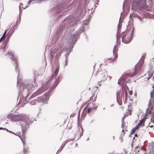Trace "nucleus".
<instances>
[{
	"mask_svg": "<svg viewBox=\"0 0 154 154\" xmlns=\"http://www.w3.org/2000/svg\"><path fill=\"white\" fill-rule=\"evenodd\" d=\"M2 128V130H6L8 132H9V130H8V129L6 128Z\"/></svg>",
	"mask_w": 154,
	"mask_h": 154,
	"instance_id": "ea45409f",
	"label": "nucleus"
},
{
	"mask_svg": "<svg viewBox=\"0 0 154 154\" xmlns=\"http://www.w3.org/2000/svg\"><path fill=\"white\" fill-rule=\"evenodd\" d=\"M146 117L144 116H143V118L139 122V123H140L141 125H142L143 123H144L146 120Z\"/></svg>",
	"mask_w": 154,
	"mask_h": 154,
	"instance_id": "5701e85b",
	"label": "nucleus"
},
{
	"mask_svg": "<svg viewBox=\"0 0 154 154\" xmlns=\"http://www.w3.org/2000/svg\"><path fill=\"white\" fill-rule=\"evenodd\" d=\"M90 107V108H92V109H94L96 108L97 107H96L95 106H91Z\"/></svg>",
	"mask_w": 154,
	"mask_h": 154,
	"instance_id": "a19ab883",
	"label": "nucleus"
},
{
	"mask_svg": "<svg viewBox=\"0 0 154 154\" xmlns=\"http://www.w3.org/2000/svg\"><path fill=\"white\" fill-rule=\"evenodd\" d=\"M9 132H10V133H13V134H15L13 132H12V131H9ZM16 134V135H17V134Z\"/></svg>",
	"mask_w": 154,
	"mask_h": 154,
	"instance_id": "a18cd8bd",
	"label": "nucleus"
},
{
	"mask_svg": "<svg viewBox=\"0 0 154 154\" xmlns=\"http://www.w3.org/2000/svg\"><path fill=\"white\" fill-rule=\"evenodd\" d=\"M19 95H18V99H17V100H18V99L19 98Z\"/></svg>",
	"mask_w": 154,
	"mask_h": 154,
	"instance_id": "4d7b16f0",
	"label": "nucleus"
},
{
	"mask_svg": "<svg viewBox=\"0 0 154 154\" xmlns=\"http://www.w3.org/2000/svg\"><path fill=\"white\" fill-rule=\"evenodd\" d=\"M2 128H1V127H0V130H2Z\"/></svg>",
	"mask_w": 154,
	"mask_h": 154,
	"instance_id": "13d9d810",
	"label": "nucleus"
},
{
	"mask_svg": "<svg viewBox=\"0 0 154 154\" xmlns=\"http://www.w3.org/2000/svg\"><path fill=\"white\" fill-rule=\"evenodd\" d=\"M18 78H19V76H17V79H18Z\"/></svg>",
	"mask_w": 154,
	"mask_h": 154,
	"instance_id": "052dcab7",
	"label": "nucleus"
},
{
	"mask_svg": "<svg viewBox=\"0 0 154 154\" xmlns=\"http://www.w3.org/2000/svg\"><path fill=\"white\" fill-rule=\"evenodd\" d=\"M75 43L69 40V45L63 48V51H66V53L65 55L66 60H68V57L69 55L71 50L72 49L73 45Z\"/></svg>",
	"mask_w": 154,
	"mask_h": 154,
	"instance_id": "9d476101",
	"label": "nucleus"
},
{
	"mask_svg": "<svg viewBox=\"0 0 154 154\" xmlns=\"http://www.w3.org/2000/svg\"><path fill=\"white\" fill-rule=\"evenodd\" d=\"M5 56H6L7 57L10 58L11 59L13 63H14L15 64V69L16 71L17 72L18 71V65L17 62V58L14 56V53L12 52H8L6 54L5 53L3 54Z\"/></svg>",
	"mask_w": 154,
	"mask_h": 154,
	"instance_id": "1a4fd4ad",
	"label": "nucleus"
},
{
	"mask_svg": "<svg viewBox=\"0 0 154 154\" xmlns=\"http://www.w3.org/2000/svg\"><path fill=\"white\" fill-rule=\"evenodd\" d=\"M136 130L134 128H133L131 130V134H134L136 131Z\"/></svg>",
	"mask_w": 154,
	"mask_h": 154,
	"instance_id": "2f4dec72",
	"label": "nucleus"
},
{
	"mask_svg": "<svg viewBox=\"0 0 154 154\" xmlns=\"http://www.w3.org/2000/svg\"><path fill=\"white\" fill-rule=\"evenodd\" d=\"M19 82V81H18V80H17V84H18V82Z\"/></svg>",
	"mask_w": 154,
	"mask_h": 154,
	"instance_id": "864d4df0",
	"label": "nucleus"
},
{
	"mask_svg": "<svg viewBox=\"0 0 154 154\" xmlns=\"http://www.w3.org/2000/svg\"><path fill=\"white\" fill-rule=\"evenodd\" d=\"M117 45H115L113 48V55L114 56V57L113 58H109L108 59V60H110L111 61H113L116 60V58L117 57V52L118 51V49L117 48Z\"/></svg>",
	"mask_w": 154,
	"mask_h": 154,
	"instance_id": "4468645a",
	"label": "nucleus"
},
{
	"mask_svg": "<svg viewBox=\"0 0 154 154\" xmlns=\"http://www.w3.org/2000/svg\"><path fill=\"white\" fill-rule=\"evenodd\" d=\"M59 69V65H58L57 66V68L56 69L54 73L51 75V80L52 79H53L54 78V76L55 77H56L57 76L58 73Z\"/></svg>",
	"mask_w": 154,
	"mask_h": 154,
	"instance_id": "dca6fc26",
	"label": "nucleus"
},
{
	"mask_svg": "<svg viewBox=\"0 0 154 154\" xmlns=\"http://www.w3.org/2000/svg\"><path fill=\"white\" fill-rule=\"evenodd\" d=\"M38 84L35 79H34L33 81H29L24 83L21 82L20 81V86L19 87V95L21 94L22 92L27 91V94L26 97V100L28 95L31 94L35 86H37Z\"/></svg>",
	"mask_w": 154,
	"mask_h": 154,
	"instance_id": "39448f33",
	"label": "nucleus"
},
{
	"mask_svg": "<svg viewBox=\"0 0 154 154\" xmlns=\"http://www.w3.org/2000/svg\"><path fill=\"white\" fill-rule=\"evenodd\" d=\"M79 22V20H75L74 21L68 20H64L62 22L61 26H60L59 29L57 32V37L60 36L63 33L64 27H66L67 26V28L70 27L72 29L74 30L77 26V24Z\"/></svg>",
	"mask_w": 154,
	"mask_h": 154,
	"instance_id": "0eeeda50",
	"label": "nucleus"
},
{
	"mask_svg": "<svg viewBox=\"0 0 154 154\" xmlns=\"http://www.w3.org/2000/svg\"><path fill=\"white\" fill-rule=\"evenodd\" d=\"M92 109V108H90V107L89 106L88 107V113H89L91 109Z\"/></svg>",
	"mask_w": 154,
	"mask_h": 154,
	"instance_id": "72a5a7b5",
	"label": "nucleus"
},
{
	"mask_svg": "<svg viewBox=\"0 0 154 154\" xmlns=\"http://www.w3.org/2000/svg\"><path fill=\"white\" fill-rule=\"evenodd\" d=\"M147 0H134L132 6V9L135 11H139L143 9L150 11L151 7L146 4Z\"/></svg>",
	"mask_w": 154,
	"mask_h": 154,
	"instance_id": "423d86ee",
	"label": "nucleus"
},
{
	"mask_svg": "<svg viewBox=\"0 0 154 154\" xmlns=\"http://www.w3.org/2000/svg\"><path fill=\"white\" fill-rule=\"evenodd\" d=\"M95 74H95V75H97V74H96V73H95Z\"/></svg>",
	"mask_w": 154,
	"mask_h": 154,
	"instance_id": "0e129e2a",
	"label": "nucleus"
},
{
	"mask_svg": "<svg viewBox=\"0 0 154 154\" xmlns=\"http://www.w3.org/2000/svg\"><path fill=\"white\" fill-rule=\"evenodd\" d=\"M151 149L152 150L150 151L149 154H154V143L152 146H149V149Z\"/></svg>",
	"mask_w": 154,
	"mask_h": 154,
	"instance_id": "6ab92c4d",
	"label": "nucleus"
},
{
	"mask_svg": "<svg viewBox=\"0 0 154 154\" xmlns=\"http://www.w3.org/2000/svg\"><path fill=\"white\" fill-rule=\"evenodd\" d=\"M132 92V90L130 92V93H129V94H131V92Z\"/></svg>",
	"mask_w": 154,
	"mask_h": 154,
	"instance_id": "6e6d98bb",
	"label": "nucleus"
},
{
	"mask_svg": "<svg viewBox=\"0 0 154 154\" xmlns=\"http://www.w3.org/2000/svg\"><path fill=\"white\" fill-rule=\"evenodd\" d=\"M141 125L140 124V123H138L137 124V125L135 126L134 128L135 129V130H136L139 128L140 126Z\"/></svg>",
	"mask_w": 154,
	"mask_h": 154,
	"instance_id": "bb28decb",
	"label": "nucleus"
},
{
	"mask_svg": "<svg viewBox=\"0 0 154 154\" xmlns=\"http://www.w3.org/2000/svg\"><path fill=\"white\" fill-rule=\"evenodd\" d=\"M118 95H117V101L118 102Z\"/></svg>",
	"mask_w": 154,
	"mask_h": 154,
	"instance_id": "de8ad7c7",
	"label": "nucleus"
},
{
	"mask_svg": "<svg viewBox=\"0 0 154 154\" xmlns=\"http://www.w3.org/2000/svg\"><path fill=\"white\" fill-rule=\"evenodd\" d=\"M62 78V76L59 75L50 90L42 95V93L50 88L51 84V80L42 84L41 87L33 93L29 98V100L34 99L30 101V104L32 105H35L37 103H40L42 105L47 103L49 97L51 95V91L56 87Z\"/></svg>",
	"mask_w": 154,
	"mask_h": 154,
	"instance_id": "f257e3e1",
	"label": "nucleus"
},
{
	"mask_svg": "<svg viewBox=\"0 0 154 154\" xmlns=\"http://www.w3.org/2000/svg\"><path fill=\"white\" fill-rule=\"evenodd\" d=\"M74 139H69L65 141L63 144L61 146L60 148V149L58 150L57 151V152H58L59 151H60L62 150V149L64 147L65 145L68 142H69L71 141H73L74 140Z\"/></svg>",
	"mask_w": 154,
	"mask_h": 154,
	"instance_id": "f3484780",
	"label": "nucleus"
},
{
	"mask_svg": "<svg viewBox=\"0 0 154 154\" xmlns=\"http://www.w3.org/2000/svg\"><path fill=\"white\" fill-rule=\"evenodd\" d=\"M62 9V8L58 6L56 7L55 8L56 11L58 13L60 12Z\"/></svg>",
	"mask_w": 154,
	"mask_h": 154,
	"instance_id": "412c9836",
	"label": "nucleus"
},
{
	"mask_svg": "<svg viewBox=\"0 0 154 154\" xmlns=\"http://www.w3.org/2000/svg\"><path fill=\"white\" fill-rule=\"evenodd\" d=\"M62 53V52L60 51L55 56L56 57H60Z\"/></svg>",
	"mask_w": 154,
	"mask_h": 154,
	"instance_id": "7c9ffc66",
	"label": "nucleus"
},
{
	"mask_svg": "<svg viewBox=\"0 0 154 154\" xmlns=\"http://www.w3.org/2000/svg\"><path fill=\"white\" fill-rule=\"evenodd\" d=\"M67 60H65V66H66V65H67Z\"/></svg>",
	"mask_w": 154,
	"mask_h": 154,
	"instance_id": "58836bf2",
	"label": "nucleus"
},
{
	"mask_svg": "<svg viewBox=\"0 0 154 154\" xmlns=\"http://www.w3.org/2000/svg\"><path fill=\"white\" fill-rule=\"evenodd\" d=\"M101 69H98L96 73L99 74L100 75V77L103 80H105L108 77V75L107 73V71L105 70H101Z\"/></svg>",
	"mask_w": 154,
	"mask_h": 154,
	"instance_id": "f8f14e48",
	"label": "nucleus"
},
{
	"mask_svg": "<svg viewBox=\"0 0 154 154\" xmlns=\"http://www.w3.org/2000/svg\"><path fill=\"white\" fill-rule=\"evenodd\" d=\"M55 51H54V52L53 51H52L51 52V56L52 57H53L54 56V54L57 52L56 50V49H55Z\"/></svg>",
	"mask_w": 154,
	"mask_h": 154,
	"instance_id": "c85d7f7f",
	"label": "nucleus"
},
{
	"mask_svg": "<svg viewBox=\"0 0 154 154\" xmlns=\"http://www.w3.org/2000/svg\"><path fill=\"white\" fill-rule=\"evenodd\" d=\"M23 6V4L21 3L20 4V5L19 6V11H20V13L19 14V18L20 20V14L22 13V11L21 10V8H22V6Z\"/></svg>",
	"mask_w": 154,
	"mask_h": 154,
	"instance_id": "b1692460",
	"label": "nucleus"
},
{
	"mask_svg": "<svg viewBox=\"0 0 154 154\" xmlns=\"http://www.w3.org/2000/svg\"><path fill=\"white\" fill-rule=\"evenodd\" d=\"M2 51L4 52H5V50L4 49H3L2 50Z\"/></svg>",
	"mask_w": 154,
	"mask_h": 154,
	"instance_id": "3c124183",
	"label": "nucleus"
},
{
	"mask_svg": "<svg viewBox=\"0 0 154 154\" xmlns=\"http://www.w3.org/2000/svg\"><path fill=\"white\" fill-rule=\"evenodd\" d=\"M141 125L140 124V123H138L137 124V125L135 126L134 128L135 129V130H136L139 128L140 126Z\"/></svg>",
	"mask_w": 154,
	"mask_h": 154,
	"instance_id": "cd10ccee",
	"label": "nucleus"
},
{
	"mask_svg": "<svg viewBox=\"0 0 154 154\" xmlns=\"http://www.w3.org/2000/svg\"><path fill=\"white\" fill-rule=\"evenodd\" d=\"M135 136H134V137L133 139H134V138H135Z\"/></svg>",
	"mask_w": 154,
	"mask_h": 154,
	"instance_id": "680f3d73",
	"label": "nucleus"
},
{
	"mask_svg": "<svg viewBox=\"0 0 154 154\" xmlns=\"http://www.w3.org/2000/svg\"><path fill=\"white\" fill-rule=\"evenodd\" d=\"M143 18H144L143 17H140L139 15L137 17V18H138V19H139L141 21L142 20V19Z\"/></svg>",
	"mask_w": 154,
	"mask_h": 154,
	"instance_id": "c9c22d12",
	"label": "nucleus"
},
{
	"mask_svg": "<svg viewBox=\"0 0 154 154\" xmlns=\"http://www.w3.org/2000/svg\"><path fill=\"white\" fill-rule=\"evenodd\" d=\"M140 150V152L142 151L141 148L140 147L137 146L135 148L134 151L136 154H137Z\"/></svg>",
	"mask_w": 154,
	"mask_h": 154,
	"instance_id": "a211bd4d",
	"label": "nucleus"
},
{
	"mask_svg": "<svg viewBox=\"0 0 154 154\" xmlns=\"http://www.w3.org/2000/svg\"><path fill=\"white\" fill-rule=\"evenodd\" d=\"M153 15H154V13H153Z\"/></svg>",
	"mask_w": 154,
	"mask_h": 154,
	"instance_id": "69168bd1",
	"label": "nucleus"
},
{
	"mask_svg": "<svg viewBox=\"0 0 154 154\" xmlns=\"http://www.w3.org/2000/svg\"><path fill=\"white\" fill-rule=\"evenodd\" d=\"M96 96H95L94 94H93L91 97L90 100H92L93 102H95L96 100Z\"/></svg>",
	"mask_w": 154,
	"mask_h": 154,
	"instance_id": "4be33fe9",
	"label": "nucleus"
},
{
	"mask_svg": "<svg viewBox=\"0 0 154 154\" xmlns=\"http://www.w3.org/2000/svg\"><path fill=\"white\" fill-rule=\"evenodd\" d=\"M153 72H154V70L153 71Z\"/></svg>",
	"mask_w": 154,
	"mask_h": 154,
	"instance_id": "774afa93",
	"label": "nucleus"
},
{
	"mask_svg": "<svg viewBox=\"0 0 154 154\" xmlns=\"http://www.w3.org/2000/svg\"><path fill=\"white\" fill-rule=\"evenodd\" d=\"M122 131H124V130L123 129L122 130Z\"/></svg>",
	"mask_w": 154,
	"mask_h": 154,
	"instance_id": "e2e57ef3",
	"label": "nucleus"
},
{
	"mask_svg": "<svg viewBox=\"0 0 154 154\" xmlns=\"http://www.w3.org/2000/svg\"><path fill=\"white\" fill-rule=\"evenodd\" d=\"M143 150L142 149V151L140 152V150L139 151V152L137 154H144Z\"/></svg>",
	"mask_w": 154,
	"mask_h": 154,
	"instance_id": "e433bc0d",
	"label": "nucleus"
},
{
	"mask_svg": "<svg viewBox=\"0 0 154 154\" xmlns=\"http://www.w3.org/2000/svg\"><path fill=\"white\" fill-rule=\"evenodd\" d=\"M29 102V101H25V102H24L23 103L25 104H26L27 103H28Z\"/></svg>",
	"mask_w": 154,
	"mask_h": 154,
	"instance_id": "37998d69",
	"label": "nucleus"
},
{
	"mask_svg": "<svg viewBox=\"0 0 154 154\" xmlns=\"http://www.w3.org/2000/svg\"><path fill=\"white\" fill-rule=\"evenodd\" d=\"M121 18L120 17L119 24L118 26L117 33L116 35V42L119 44L120 43L121 38L122 37V42L125 44L129 43L131 40L133 36L134 28L132 26H131L130 28H128L125 32H123L121 33L120 30L121 28L122 25L120 23Z\"/></svg>",
	"mask_w": 154,
	"mask_h": 154,
	"instance_id": "20e7f679",
	"label": "nucleus"
},
{
	"mask_svg": "<svg viewBox=\"0 0 154 154\" xmlns=\"http://www.w3.org/2000/svg\"><path fill=\"white\" fill-rule=\"evenodd\" d=\"M13 34L9 32L6 35L8 37V38H10L12 36Z\"/></svg>",
	"mask_w": 154,
	"mask_h": 154,
	"instance_id": "a878e982",
	"label": "nucleus"
},
{
	"mask_svg": "<svg viewBox=\"0 0 154 154\" xmlns=\"http://www.w3.org/2000/svg\"><path fill=\"white\" fill-rule=\"evenodd\" d=\"M94 121V119H91L89 120V122H90V124H91Z\"/></svg>",
	"mask_w": 154,
	"mask_h": 154,
	"instance_id": "4c0bfd02",
	"label": "nucleus"
},
{
	"mask_svg": "<svg viewBox=\"0 0 154 154\" xmlns=\"http://www.w3.org/2000/svg\"><path fill=\"white\" fill-rule=\"evenodd\" d=\"M28 7H29V6H24L22 8H23V9H26V8H27Z\"/></svg>",
	"mask_w": 154,
	"mask_h": 154,
	"instance_id": "79ce46f5",
	"label": "nucleus"
},
{
	"mask_svg": "<svg viewBox=\"0 0 154 154\" xmlns=\"http://www.w3.org/2000/svg\"><path fill=\"white\" fill-rule=\"evenodd\" d=\"M89 140V137H88V139H87L86 140L88 141Z\"/></svg>",
	"mask_w": 154,
	"mask_h": 154,
	"instance_id": "603ef678",
	"label": "nucleus"
},
{
	"mask_svg": "<svg viewBox=\"0 0 154 154\" xmlns=\"http://www.w3.org/2000/svg\"><path fill=\"white\" fill-rule=\"evenodd\" d=\"M149 127L151 128H153V126L152 125H150L149 126Z\"/></svg>",
	"mask_w": 154,
	"mask_h": 154,
	"instance_id": "8fccbe9b",
	"label": "nucleus"
},
{
	"mask_svg": "<svg viewBox=\"0 0 154 154\" xmlns=\"http://www.w3.org/2000/svg\"><path fill=\"white\" fill-rule=\"evenodd\" d=\"M98 2H97V3H95V7H97V6H96V4L97 5H98Z\"/></svg>",
	"mask_w": 154,
	"mask_h": 154,
	"instance_id": "49530a36",
	"label": "nucleus"
},
{
	"mask_svg": "<svg viewBox=\"0 0 154 154\" xmlns=\"http://www.w3.org/2000/svg\"><path fill=\"white\" fill-rule=\"evenodd\" d=\"M151 121L154 124V114L151 115Z\"/></svg>",
	"mask_w": 154,
	"mask_h": 154,
	"instance_id": "c756f323",
	"label": "nucleus"
},
{
	"mask_svg": "<svg viewBox=\"0 0 154 154\" xmlns=\"http://www.w3.org/2000/svg\"><path fill=\"white\" fill-rule=\"evenodd\" d=\"M131 133H130V134L129 135V137H131Z\"/></svg>",
	"mask_w": 154,
	"mask_h": 154,
	"instance_id": "bf43d9fd",
	"label": "nucleus"
},
{
	"mask_svg": "<svg viewBox=\"0 0 154 154\" xmlns=\"http://www.w3.org/2000/svg\"><path fill=\"white\" fill-rule=\"evenodd\" d=\"M89 22L88 20L86 21L83 23H82V26L80 28L78 31L76 32L75 33H73L71 34L70 37V40L75 43L78 38H79V36L80 34L85 31L84 29L87 28V26Z\"/></svg>",
	"mask_w": 154,
	"mask_h": 154,
	"instance_id": "6e6552de",
	"label": "nucleus"
},
{
	"mask_svg": "<svg viewBox=\"0 0 154 154\" xmlns=\"http://www.w3.org/2000/svg\"><path fill=\"white\" fill-rule=\"evenodd\" d=\"M124 119V118H123L122 119V122L123 123V122Z\"/></svg>",
	"mask_w": 154,
	"mask_h": 154,
	"instance_id": "09e8293b",
	"label": "nucleus"
},
{
	"mask_svg": "<svg viewBox=\"0 0 154 154\" xmlns=\"http://www.w3.org/2000/svg\"><path fill=\"white\" fill-rule=\"evenodd\" d=\"M6 31H5V33H4V34L2 36V37L0 39V41H3L4 40L5 38V37L6 36V35L4 36V35L6 33Z\"/></svg>",
	"mask_w": 154,
	"mask_h": 154,
	"instance_id": "393cba45",
	"label": "nucleus"
},
{
	"mask_svg": "<svg viewBox=\"0 0 154 154\" xmlns=\"http://www.w3.org/2000/svg\"><path fill=\"white\" fill-rule=\"evenodd\" d=\"M83 132V129L82 127L81 126H80V127H79L78 131L77 133L75 135L76 136H78V138L76 139V140L79 139V138H80L82 136Z\"/></svg>",
	"mask_w": 154,
	"mask_h": 154,
	"instance_id": "2eb2a0df",
	"label": "nucleus"
},
{
	"mask_svg": "<svg viewBox=\"0 0 154 154\" xmlns=\"http://www.w3.org/2000/svg\"><path fill=\"white\" fill-rule=\"evenodd\" d=\"M15 30V29H14V28H12L11 29L10 31H9V32H10L11 33L13 34V33H14V31Z\"/></svg>",
	"mask_w": 154,
	"mask_h": 154,
	"instance_id": "473e14b6",
	"label": "nucleus"
},
{
	"mask_svg": "<svg viewBox=\"0 0 154 154\" xmlns=\"http://www.w3.org/2000/svg\"><path fill=\"white\" fill-rule=\"evenodd\" d=\"M20 20V19H19V20L18 19L17 20L16 23L14 24L13 27L12 28H14L15 29H16L17 28V25L19 23Z\"/></svg>",
	"mask_w": 154,
	"mask_h": 154,
	"instance_id": "aec40b11",
	"label": "nucleus"
},
{
	"mask_svg": "<svg viewBox=\"0 0 154 154\" xmlns=\"http://www.w3.org/2000/svg\"><path fill=\"white\" fill-rule=\"evenodd\" d=\"M150 99L149 104V107L146 109V112L149 114H152V112L149 109V107H150L151 109H152L153 106L154 105V89H153V91L150 92Z\"/></svg>",
	"mask_w": 154,
	"mask_h": 154,
	"instance_id": "9b49d317",
	"label": "nucleus"
},
{
	"mask_svg": "<svg viewBox=\"0 0 154 154\" xmlns=\"http://www.w3.org/2000/svg\"><path fill=\"white\" fill-rule=\"evenodd\" d=\"M135 136H137V134H135Z\"/></svg>",
	"mask_w": 154,
	"mask_h": 154,
	"instance_id": "5fc2aeb1",
	"label": "nucleus"
},
{
	"mask_svg": "<svg viewBox=\"0 0 154 154\" xmlns=\"http://www.w3.org/2000/svg\"><path fill=\"white\" fill-rule=\"evenodd\" d=\"M138 15L137 14H133L131 15V16L132 17H136L137 18V17L138 16Z\"/></svg>",
	"mask_w": 154,
	"mask_h": 154,
	"instance_id": "f704fd0d",
	"label": "nucleus"
},
{
	"mask_svg": "<svg viewBox=\"0 0 154 154\" xmlns=\"http://www.w3.org/2000/svg\"><path fill=\"white\" fill-rule=\"evenodd\" d=\"M93 9V8H92L91 10H92Z\"/></svg>",
	"mask_w": 154,
	"mask_h": 154,
	"instance_id": "338daca9",
	"label": "nucleus"
},
{
	"mask_svg": "<svg viewBox=\"0 0 154 154\" xmlns=\"http://www.w3.org/2000/svg\"><path fill=\"white\" fill-rule=\"evenodd\" d=\"M145 55V54H143L139 62L135 65L133 69L131 70L129 72L124 73L122 75V76L119 80V85L123 86H125L127 89H128V88L127 86L126 83H129L130 82L131 78L134 76L138 72H140L141 66L144 62Z\"/></svg>",
	"mask_w": 154,
	"mask_h": 154,
	"instance_id": "f03ea898",
	"label": "nucleus"
},
{
	"mask_svg": "<svg viewBox=\"0 0 154 154\" xmlns=\"http://www.w3.org/2000/svg\"><path fill=\"white\" fill-rule=\"evenodd\" d=\"M19 137H20V138L21 139V140L22 142V143L23 144V153L24 154L28 153L29 152V148L28 147H26L25 146H26V144L25 143V140H24V137H25V135L24 136H23V135L22 134V137L20 136Z\"/></svg>",
	"mask_w": 154,
	"mask_h": 154,
	"instance_id": "ddd939ff",
	"label": "nucleus"
},
{
	"mask_svg": "<svg viewBox=\"0 0 154 154\" xmlns=\"http://www.w3.org/2000/svg\"><path fill=\"white\" fill-rule=\"evenodd\" d=\"M7 118L8 119H10V121L12 122L19 123L21 125V132L23 136H24L27 129L29 127V125L32 122L28 117L23 114L8 115Z\"/></svg>",
	"mask_w": 154,
	"mask_h": 154,
	"instance_id": "7ed1b4c3",
	"label": "nucleus"
},
{
	"mask_svg": "<svg viewBox=\"0 0 154 154\" xmlns=\"http://www.w3.org/2000/svg\"><path fill=\"white\" fill-rule=\"evenodd\" d=\"M124 125H123V123L122 122V125H121V127H122V128H124Z\"/></svg>",
	"mask_w": 154,
	"mask_h": 154,
	"instance_id": "c03bdc74",
	"label": "nucleus"
}]
</instances>
